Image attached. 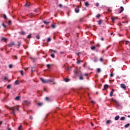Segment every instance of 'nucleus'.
<instances>
[{
	"mask_svg": "<svg viewBox=\"0 0 130 130\" xmlns=\"http://www.w3.org/2000/svg\"><path fill=\"white\" fill-rule=\"evenodd\" d=\"M6 108L9 109V110L11 111V114H13L14 116H15L16 112L19 111V108L17 106H14L12 107L6 106Z\"/></svg>",
	"mask_w": 130,
	"mask_h": 130,
	"instance_id": "nucleus-1",
	"label": "nucleus"
},
{
	"mask_svg": "<svg viewBox=\"0 0 130 130\" xmlns=\"http://www.w3.org/2000/svg\"><path fill=\"white\" fill-rule=\"evenodd\" d=\"M40 80L43 83H49L50 82H54V79H44L43 78H41Z\"/></svg>",
	"mask_w": 130,
	"mask_h": 130,
	"instance_id": "nucleus-2",
	"label": "nucleus"
},
{
	"mask_svg": "<svg viewBox=\"0 0 130 130\" xmlns=\"http://www.w3.org/2000/svg\"><path fill=\"white\" fill-rule=\"evenodd\" d=\"M23 104L27 105V106L30 105L31 104V102L28 101H23Z\"/></svg>",
	"mask_w": 130,
	"mask_h": 130,
	"instance_id": "nucleus-3",
	"label": "nucleus"
},
{
	"mask_svg": "<svg viewBox=\"0 0 130 130\" xmlns=\"http://www.w3.org/2000/svg\"><path fill=\"white\" fill-rule=\"evenodd\" d=\"M8 47L11 48L12 46H15V43L14 42H11V43L7 44Z\"/></svg>",
	"mask_w": 130,
	"mask_h": 130,
	"instance_id": "nucleus-4",
	"label": "nucleus"
},
{
	"mask_svg": "<svg viewBox=\"0 0 130 130\" xmlns=\"http://www.w3.org/2000/svg\"><path fill=\"white\" fill-rule=\"evenodd\" d=\"M75 12H76V13H79V6H76V9H75Z\"/></svg>",
	"mask_w": 130,
	"mask_h": 130,
	"instance_id": "nucleus-5",
	"label": "nucleus"
},
{
	"mask_svg": "<svg viewBox=\"0 0 130 130\" xmlns=\"http://www.w3.org/2000/svg\"><path fill=\"white\" fill-rule=\"evenodd\" d=\"M121 88H123L124 90H126V85H125L124 84H121Z\"/></svg>",
	"mask_w": 130,
	"mask_h": 130,
	"instance_id": "nucleus-6",
	"label": "nucleus"
},
{
	"mask_svg": "<svg viewBox=\"0 0 130 130\" xmlns=\"http://www.w3.org/2000/svg\"><path fill=\"white\" fill-rule=\"evenodd\" d=\"M114 89H112L111 91L110 92V96H112L113 94H114Z\"/></svg>",
	"mask_w": 130,
	"mask_h": 130,
	"instance_id": "nucleus-7",
	"label": "nucleus"
},
{
	"mask_svg": "<svg viewBox=\"0 0 130 130\" xmlns=\"http://www.w3.org/2000/svg\"><path fill=\"white\" fill-rule=\"evenodd\" d=\"M120 9H121V11H119V14H121V13H122V12H123V10H124V9L123 7H121Z\"/></svg>",
	"mask_w": 130,
	"mask_h": 130,
	"instance_id": "nucleus-8",
	"label": "nucleus"
},
{
	"mask_svg": "<svg viewBox=\"0 0 130 130\" xmlns=\"http://www.w3.org/2000/svg\"><path fill=\"white\" fill-rule=\"evenodd\" d=\"M20 83V82L19 81V80H17L15 81V85H18Z\"/></svg>",
	"mask_w": 130,
	"mask_h": 130,
	"instance_id": "nucleus-9",
	"label": "nucleus"
},
{
	"mask_svg": "<svg viewBox=\"0 0 130 130\" xmlns=\"http://www.w3.org/2000/svg\"><path fill=\"white\" fill-rule=\"evenodd\" d=\"M19 34L21 35H25L26 32H25V31H20Z\"/></svg>",
	"mask_w": 130,
	"mask_h": 130,
	"instance_id": "nucleus-10",
	"label": "nucleus"
},
{
	"mask_svg": "<svg viewBox=\"0 0 130 130\" xmlns=\"http://www.w3.org/2000/svg\"><path fill=\"white\" fill-rule=\"evenodd\" d=\"M109 88V85L107 84H105L104 85V89L107 90Z\"/></svg>",
	"mask_w": 130,
	"mask_h": 130,
	"instance_id": "nucleus-11",
	"label": "nucleus"
},
{
	"mask_svg": "<svg viewBox=\"0 0 130 130\" xmlns=\"http://www.w3.org/2000/svg\"><path fill=\"white\" fill-rule=\"evenodd\" d=\"M103 22V20L100 19L98 21V24L99 25H101L102 24V23Z\"/></svg>",
	"mask_w": 130,
	"mask_h": 130,
	"instance_id": "nucleus-12",
	"label": "nucleus"
},
{
	"mask_svg": "<svg viewBox=\"0 0 130 130\" xmlns=\"http://www.w3.org/2000/svg\"><path fill=\"white\" fill-rule=\"evenodd\" d=\"M44 24H46V25H49V24L50 23V22H49V21H45V20L44 21Z\"/></svg>",
	"mask_w": 130,
	"mask_h": 130,
	"instance_id": "nucleus-13",
	"label": "nucleus"
},
{
	"mask_svg": "<svg viewBox=\"0 0 130 130\" xmlns=\"http://www.w3.org/2000/svg\"><path fill=\"white\" fill-rule=\"evenodd\" d=\"M30 3H26V4H25V7H30Z\"/></svg>",
	"mask_w": 130,
	"mask_h": 130,
	"instance_id": "nucleus-14",
	"label": "nucleus"
},
{
	"mask_svg": "<svg viewBox=\"0 0 130 130\" xmlns=\"http://www.w3.org/2000/svg\"><path fill=\"white\" fill-rule=\"evenodd\" d=\"M70 79H68V78H65L64 79V81H65L66 82H70Z\"/></svg>",
	"mask_w": 130,
	"mask_h": 130,
	"instance_id": "nucleus-15",
	"label": "nucleus"
},
{
	"mask_svg": "<svg viewBox=\"0 0 130 130\" xmlns=\"http://www.w3.org/2000/svg\"><path fill=\"white\" fill-rule=\"evenodd\" d=\"M51 66H52V64H48L46 65V67H47L48 69H50Z\"/></svg>",
	"mask_w": 130,
	"mask_h": 130,
	"instance_id": "nucleus-16",
	"label": "nucleus"
},
{
	"mask_svg": "<svg viewBox=\"0 0 130 130\" xmlns=\"http://www.w3.org/2000/svg\"><path fill=\"white\" fill-rule=\"evenodd\" d=\"M120 117L119 115H117L116 117H115V120H118L119 119Z\"/></svg>",
	"mask_w": 130,
	"mask_h": 130,
	"instance_id": "nucleus-17",
	"label": "nucleus"
},
{
	"mask_svg": "<svg viewBox=\"0 0 130 130\" xmlns=\"http://www.w3.org/2000/svg\"><path fill=\"white\" fill-rule=\"evenodd\" d=\"M129 126H130V124H129V123H128V124H127L126 125H125V126H124V127H125V128H128V127H129Z\"/></svg>",
	"mask_w": 130,
	"mask_h": 130,
	"instance_id": "nucleus-18",
	"label": "nucleus"
},
{
	"mask_svg": "<svg viewBox=\"0 0 130 130\" xmlns=\"http://www.w3.org/2000/svg\"><path fill=\"white\" fill-rule=\"evenodd\" d=\"M74 73L76 74V75H78V74H79V73H78V71H77V69H76L75 70H74Z\"/></svg>",
	"mask_w": 130,
	"mask_h": 130,
	"instance_id": "nucleus-19",
	"label": "nucleus"
},
{
	"mask_svg": "<svg viewBox=\"0 0 130 130\" xmlns=\"http://www.w3.org/2000/svg\"><path fill=\"white\" fill-rule=\"evenodd\" d=\"M42 105H43V103H38V106H39V107L42 106Z\"/></svg>",
	"mask_w": 130,
	"mask_h": 130,
	"instance_id": "nucleus-20",
	"label": "nucleus"
},
{
	"mask_svg": "<svg viewBox=\"0 0 130 130\" xmlns=\"http://www.w3.org/2000/svg\"><path fill=\"white\" fill-rule=\"evenodd\" d=\"M2 41H4V42H7V39H6L5 38H2Z\"/></svg>",
	"mask_w": 130,
	"mask_h": 130,
	"instance_id": "nucleus-21",
	"label": "nucleus"
},
{
	"mask_svg": "<svg viewBox=\"0 0 130 130\" xmlns=\"http://www.w3.org/2000/svg\"><path fill=\"white\" fill-rule=\"evenodd\" d=\"M85 6H86L87 7H89V3L88 2L85 3Z\"/></svg>",
	"mask_w": 130,
	"mask_h": 130,
	"instance_id": "nucleus-22",
	"label": "nucleus"
},
{
	"mask_svg": "<svg viewBox=\"0 0 130 130\" xmlns=\"http://www.w3.org/2000/svg\"><path fill=\"white\" fill-rule=\"evenodd\" d=\"M51 41V38H48V39H47V43L50 42Z\"/></svg>",
	"mask_w": 130,
	"mask_h": 130,
	"instance_id": "nucleus-23",
	"label": "nucleus"
},
{
	"mask_svg": "<svg viewBox=\"0 0 130 130\" xmlns=\"http://www.w3.org/2000/svg\"><path fill=\"white\" fill-rule=\"evenodd\" d=\"M111 123V120H109L106 121V124H110Z\"/></svg>",
	"mask_w": 130,
	"mask_h": 130,
	"instance_id": "nucleus-24",
	"label": "nucleus"
},
{
	"mask_svg": "<svg viewBox=\"0 0 130 130\" xmlns=\"http://www.w3.org/2000/svg\"><path fill=\"white\" fill-rule=\"evenodd\" d=\"M33 15V13H30V14H28L27 16L31 17V16Z\"/></svg>",
	"mask_w": 130,
	"mask_h": 130,
	"instance_id": "nucleus-25",
	"label": "nucleus"
},
{
	"mask_svg": "<svg viewBox=\"0 0 130 130\" xmlns=\"http://www.w3.org/2000/svg\"><path fill=\"white\" fill-rule=\"evenodd\" d=\"M16 100L19 101L20 99V96H16L15 98Z\"/></svg>",
	"mask_w": 130,
	"mask_h": 130,
	"instance_id": "nucleus-26",
	"label": "nucleus"
},
{
	"mask_svg": "<svg viewBox=\"0 0 130 130\" xmlns=\"http://www.w3.org/2000/svg\"><path fill=\"white\" fill-rule=\"evenodd\" d=\"M11 88H12V85L9 84V85L7 86V88L8 89H10Z\"/></svg>",
	"mask_w": 130,
	"mask_h": 130,
	"instance_id": "nucleus-27",
	"label": "nucleus"
},
{
	"mask_svg": "<svg viewBox=\"0 0 130 130\" xmlns=\"http://www.w3.org/2000/svg\"><path fill=\"white\" fill-rule=\"evenodd\" d=\"M111 100H112V101L114 102L115 103H117V101H116V100L112 99H111Z\"/></svg>",
	"mask_w": 130,
	"mask_h": 130,
	"instance_id": "nucleus-28",
	"label": "nucleus"
},
{
	"mask_svg": "<svg viewBox=\"0 0 130 130\" xmlns=\"http://www.w3.org/2000/svg\"><path fill=\"white\" fill-rule=\"evenodd\" d=\"M13 57H14V58H13V59H14L15 60H17V57L16 55L13 56Z\"/></svg>",
	"mask_w": 130,
	"mask_h": 130,
	"instance_id": "nucleus-29",
	"label": "nucleus"
},
{
	"mask_svg": "<svg viewBox=\"0 0 130 130\" xmlns=\"http://www.w3.org/2000/svg\"><path fill=\"white\" fill-rule=\"evenodd\" d=\"M80 80H84V78H83L82 76H80L79 77Z\"/></svg>",
	"mask_w": 130,
	"mask_h": 130,
	"instance_id": "nucleus-30",
	"label": "nucleus"
},
{
	"mask_svg": "<svg viewBox=\"0 0 130 130\" xmlns=\"http://www.w3.org/2000/svg\"><path fill=\"white\" fill-rule=\"evenodd\" d=\"M18 47H20L21 46V42H17Z\"/></svg>",
	"mask_w": 130,
	"mask_h": 130,
	"instance_id": "nucleus-31",
	"label": "nucleus"
},
{
	"mask_svg": "<svg viewBox=\"0 0 130 130\" xmlns=\"http://www.w3.org/2000/svg\"><path fill=\"white\" fill-rule=\"evenodd\" d=\"M100 17H101L100 14H98V15L96 16V17L98 19H100Z\"/></svg>",
	"mask_w": 130,
	"mask_h": 130,
	"instance_id": "nucleus-32",
	"label": "nucleus"
},
{
	"mask_svg": "<svg viewBox=\"0 0 130 130\" xmlns=\"http://www.w3.org/2000/svg\"><path fill=\"white\" fill-rule=\"evenodd\" d=\"M22 125H20V126L18 127V129L21 130V129H22Z\"/></svg>",
	"mask_w": 130,
	"mask_h": 130,
	"instance_id": "nucleus-33",
	"label": "nucleus"
},
{
	"mask_svg": "<svg viewBox=\"0 0 130 130\" xmlns=\"http://www.w3.org/2000/svg\"><path fill=\"white\" fill-rule=\"evenodd\" d=\"M96 48V47L94 46H93V47H91V50H94V49Z\"/></svg>",
	"mask_w": 130,
	"mask_h": 130,
	"instance_id": "nucleus-34",
	"label": "nucleus"
},
{
	"mask_svg": "<svg viewBox=\"0 0 130 130\" xmlns=\"http://www.w3.org/2000/svg\"><path fill=\"white\" fill-rule=\"evenodd\" d=\"M120 120L121 121H123V120H125V117H122L120 119Z\"/></svg>",
	"mask_w": 130,
	"mask_h": 130,
	"instance_id": "nucleus-35",
	"label": "nucleus"
},
{
	"mask_svg": "<svg viewBox=\"0 0 130 130\" xmlns=\"http://www.w3.org/2000/svg\"><path fill=\"white\" fill-rule=\"evenodd\" d=\"M21 75H24V71L23 70H21Z\"/></svg>",
	"mask_w": 130,
	"mask_h": 130,
	"instance_id": "nucleus-36",
	"label": "nucleus"
},
{
	"mask_svg": "<svg viewBox=\"0 0 130 130\" xmlns=\"http://www.w3.org/2000/svg\"><path fill=\"white\" fill-rule=\"evenodd\" d=\"M51 51L52 52H53V53H57V51H56V50H51Z\"/></svg>",
	"mask_w": 130,
	"mask_h": 130,
	"instance_id": "nucleus-37",
	"label": "nucleus"
},
{
	"mask_svg": "<svg viewBox=\"0 0 130 130\" xmlns=\"http://www.w3.org/2000/svg\"><path fill=\"white\" fill-rule=\"evenodd\" d=\"M51 56L52 58H54V57H55V56H54V54H51Z\"/></svg>",
	"mask_w": 130,
	"mask_h": 130,
	"instance_id": "nucleus-38",
	"label": "nucleus"
},
{
	"mask_svg": "<svg viewBox=\"0 0 130 130\" xmlns=\"http://www.w3.org/2000/svg\"><path fill=\"white\" fill-rule=\"evenodd\" d=\"M58 7L60 8H62L63 7V5L62 4H59L58 5Z\"/></svg>",
	"mask_w": 130,
	"mask_h": 130,
	"instance_id": "nucleus-39",
	"label": "nucleus"
},
{
	"mask_svg": "<svg viewBox=\"0 0 130 130\" xmlns=\"http://www.w3.org/2000/svg\"><path fill=\"white\" fill-rule=\"evenodd\" d=\"M11 24H12V20H9L8 24H9V25H11Z\"/></svg>",
	"mask_w": 130,
	"mask_h": 130,
	"instance_id": "nucleus-40",
	"label": "nucleus"
},
{
	"mask_svg": "<svg viewBox=\"0 0 130 130\" xmlns=\"http://www.w3.org/2000/svg\"><path fill=\"white\" fill-rule=\"evenodd\" d=\"M97 72H98V73H100V72H101V69H100V68H98V69H97Z\"/></svg>",
	"mask_w": 130,
	"mask_h": 130,
	"instance_id": "nucleus-41",
	"label": "nucleus"
},
{
	"mask_svg": "<svg viewBox=\"0 0 130 130\" xmlns=\"http://www.w3.org/2000/svg\"><path fill=\"white\" fill-rule=\"evenodd\" d=\"M3 18H4V19H6L7 18V16H6L5 14H4V15H3Z\"/></svg>",
	"mask_w": 130,
	"mask_h": 130,
	"instance_id": "nucleus-42",
	"label": "nucleus"
},
{
	"mask_svg": "<svg viewBox=\"0 0 130 130\" xmlns=\"http://www.w3.org/2000/svg\"><path fill=\"white\" fill-rule=\"evenodd\" d=\"M81 62H82V60H78L77 62V64H80Z\"/></svg>",
	"mask_w": 130,
	"mask_h": 130,
	"instance_id": "nucleus-43",
	"label": "nucleus"
},
{
	"mask_svg": "<svg viewBox=\"0 0 130 130\" xmlns=\"http://www.w3.org/2000/svg\"><path fill=\"white\" fill-rule=\"evenodd\" d=\"M51 26L52 28H53V29L55 28V25H54V24H52Z\"/></svg>",
	"mask_w": 130,
	"mask_h": 130,
	"instance_id": "nucleus-44",
	"label": "nucleus"
},
{
	"mask_svg": "<svg viewBox=\"0 0 130 130\" xmlns=\"http://www.w3.org/2000/svg\"><path fill=\"white\" fill-rule=\"evenodd\" d=\"M128 43H129V42L128 41H125V45H127L128 44Z\"/></svg>",
	"mask_w": 130,
	"mask_h": 130,
	"instance_id": "nucleus-45",
	"label": "nucleus"
},
{
	"mask_svg": "<svg viewBox=\"0 0 130 130\" xmlns=\"http://www.w3.org/2000/svg\"><path fill=\"white\" fill-rule=\"evenodd\" d=\"M110 76H111V77H114V74H113V73H111V74L110 75Z\"/></svg>",
	"mask_w": 130,
	"mask_h": 130,
	"instance_id": "nucleus-46",
	"label": "nucleus"
},
{
	"mask_svg": "<svg viewBox=\"0 0 130 130\" xmlns=\"http://www.w3.org/2000/svg\"><path fill=\"white\" fill-rule=\"evenodd\" d=\"M36 38H37V39H40V37H39V36H37V37H36Z\"/></svg>",
	"mask_w": 130,
	"mask_h": 130,
	"instance_id": "nucleus-47",
	"label": "nucleus"
},
{
	"mask_svg": "<svg viewBox=\"0 0 130 130\" xmlns=\"http://www.w3.org/2000/svg\"><path fill=\"white\" fill-rule=\"evenodd\" d=\"M4 80H8V78L7 77H4Z\"/></svg>",
	"mask_w": 130,
	"mask_h": 130,
	"instance_id": "nucleus-48",
	"label": "nucleus"
},
{
	"mask_svg": "<svg viewBox=\"0 0 130 130\" xmlns=\"http://www.w3.org/2000/svg\"><path fill=\"white\" fill-rule=\"evenodd\" d=\"M114 19H115V18H114V17H113L112 18H111V20H112V21L113 22H114V21H115Z\"/></svg>",
	"mask_w": 130,
	"mask_h": 130,
	"instance_id": "nucleus-49",
	"label": "nucleus"
},
{
	"mask_svg": "<svg viewBox=\"0 0 130 130\" xmlns=\"http://www.w3.org/2000/svg\"><path fill=\"white\" fill-rule=\"evenodd\" d=\"M13 68V65L10 64L9 65V68L12 69Z\"/></svg>",
	"mask_w": 130,
	"mask_h": 130,
	"instance_id": "nucleus-50",
	"label": "nucleus"
},
{
	"mask_svg": "<svg viewBox=\"0 0 130 130\" xmlns=\"http://www.w3.org/2000/svg\"><path fill=\"white\" fill-rule=\"evenodd\" d=\"M95 6H96V7H99V6H100V4H99V3H96Z\"/></svg>",
	"mask_w": 130,
	"mask_h": 130,
	"instance_id": "nucleus-51",
	"label": "nucleus"
},
{
	"mask_svg": "<svg viewBox=\"0 0 130 130\" xmlns=\"http://www.w3.org/2000/svg\"><path fill=\"white\" fill-rule=\"evenodd\" d=\"M2 25H3V26H4V28H7V26H6L5 25V24H2Z\"/></svg>",
	"mask_w": 130,
	"mask_h": 130,
	"instance_id": "nucleus-52",
	"label": "nucleus"
},
{
	"mask_svg": "<svg viewBox=\"0 0 130 130\" xmlns=\"http://www.w3.org/2000/svg\"><path fill=\"white\" fill-rule=\"evenodd\" d=\"M27 37H28V39L31 38V35H28V36H27Z\"/></svg>",
	"mask_w": 130,
	"mask_h": 130,
	"instance_id": "nucleus-53",
	"label": "nucleus"
},
{
	"mask_svg": "<svg viewBox=\"0 0 130 130\" xmlns=\"http://www.w3.org/2000/svg\"><path fill=\"white\" fill-rule=\"evenodd\" d=\"M29 118L30 120H32L33 119V117H32L31 116H30Z\"/></svg>",
	"mask_w": 130,
	"mask_h": 130,
	"instance_id": "nucleus-54",
	"label": "nucleus"
},
{
	"mask_svg": "<svg viewBox=\"0 0 130 130\" xmlns=\"http://www.w3.org/2000/svg\"><path fill=\"white\" fill-rule=\"evenodd\" d=\"M100 61H102V62H103L104 61L103 58H101Z\"/></svg>",
	"mask_w": 130,
	"mask_h": 130,
	"instance_id": "nucleus-55",
	"label": "nucleus"
},
{
	"mask_svg": "<svg viewBox=\"0 0 130 130\" xmlns=\"http://www.w3.org/2000/svg\"><path fill=\"white\" fill-rule=\"evenodd\" d=\"M46 100H47V101H49V98L48 97H46Z\"/></svg>",
	"mask_w": 130,
	"mask_h": 130,
	"instance_id": "nucleus-56",
	"label": "nucleus"
},
{
	"mask_svg": "<svg viewBox=\"0 0 130 130\" xmlns=\"http://www.w3.org/2000/svg\"><path fill=\"white\" fill-rule=\"evenodd\" d=\"M90 124H91V126H93L94 124H93V123L90 122Z\"/></svg>",
	"mask_w": 130,
	"mask_h": 130,
	"instance_id": "nucleus-57",
	"label": "nucleus"
},
{
	"mask_svg": "<svg viewBox=\"0 0 130 130\" xmlns=\"http://www.w3.org/2000/svg\"><path fill=\"white\" fill-rule=\"evenodd\" d=\"M110 47V46H109V47H107L106 48V50H108V49H109Z\"/></svg>",
	"mask_w": 130,
	"mask_h": 130,
	"instance_id": "nucleus-58",
	"label": "nucleus"
},
{
	"mask_svg": "<svg viewBox=\"0 0 130 130\" xmlns=\"http://www.w3.org/2000/svg\"><path fill=\"white\" fill-rule=\"evenodd\" d=\"M84 75L86 76V77H87L88 74H85Z\"/></svg>",
	"mask_w": 130,
	"mask_h": 130,
	"instance_id": "nucleus-59",
	"label": "nucleus"
},
{
	"mask_svg": "<svg viewBox=\"0 0 130 130\" xmlns=\"http://www.w3.org/2000/svg\"><path fill=\"white\" fill-rule=\"evenodd\" d=\"M34 71L33 70V67L31 68V72H33Z\"/></svg>",
	"mask_w": 130,
	"mask_h": 130,
	"instance_id": "nucleus-60",
	"label": "nucleus"
},
{
	"mask_svg": "<svg viewBox=\"0 0 130 130\" xmlns=\"http://www.w3.org/2000/svg\"><path fill=\"white\" fill-rule=\"evenodd\" d=\"M91 103H93V104H94V103H95L94 102H93V101H91Z\"/></svg>",
	"mask_w": 130,
	"mask_h": 130,
	"instance_id": "nucleus-61",
	"label": "nucleus"
},
{
	"mask_svg": "<svg viewBox=\"0 0 130 130\" xmlns=\"http://www.w3.org/2000/svg\"><path fill=\"white\" fill-rule=\"evenodd\" d=\"M101 40H102V41H103L104 40V38H102V39H101Z\"/></svg>",
	"mask_w": 130,
	"mask_h": 130,
	"instance_id": "nucleus-62",
	"label": "nucleus"
},
{
	"mask_svg": "<svg viewBox=\"0 0 130 130\" xmlns=\"http://www.w3.org/2000/svg\"><path fill=\"white\" fill-rule=\"evenodd\" d=\"M24 70H25V71H26V70H28V68H24Z\"/></svg>",
	"mask_w": 130,
	"mask_h": 130,
	"instance_id": "nucleus-63",
	"label": "nucleus"
},
{
	"mask_svg": "<svg viewBox=\"0 0 130 130\" xmlns=\"http://www.w3.org/2000/svg\"><path fill=\"white\" fill-rule=\"evenodd\" d=\"M38 11V9L35 10V12H37Z\"/></svg>",
	"mask_w": 130,
	"mask_h": 130,
	"instance_id": "nucleus-64",
	"label": "nucleus"
}]
</instances>
